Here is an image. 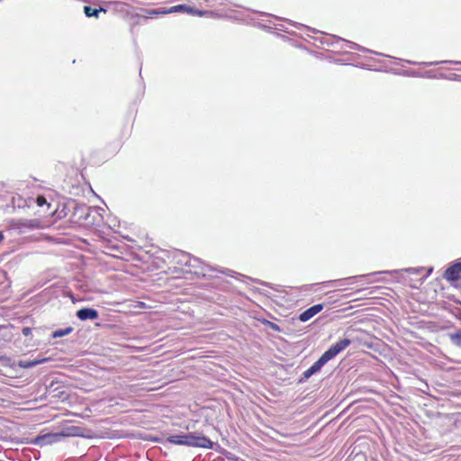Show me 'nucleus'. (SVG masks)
I'll list each match as a JSON object with an SVG mask.
<instances>
[{
	"label": "nucleus",
	"mask_w": 461,
	"mask_h": 461,
	"mask_svg": "<svg viewBox=\"0 0 461 461\" xmlns=\"http://www.w3.org/2000/svg\"><path fill=\"white\" fill-rule=\"evenodd\" d=\"M184 446L211 449L213 443L204 436L196 433L184 434Z\"/></svg>",
	"instance_id": "f257e3e1"
},
{
	"label": "nucleus",
	"mask_w": 461,
	"mask_h": 461,
	"mask_svg": "<svg viewBox=\"0 0 461 461\" xmlns=\"http://www.w3.org/2000/svg\"><path fill=\"white\" fill-rule=\"evenodd\" d=\"M350 344L351 340L349 339H341L335 344L331 345L330 348L323 353V355L330 361L340 352H342L345 348H347Z\"/></svg>",
	"instance_id": "f03ea898"
},
{
	"label": "nucleus",
	"mask_w": 461,
	"mask_h": 461,
	"mask_svg": "<svg viewBox=\"0 0 461 461\" xmlns=\"http://www.w3.org/2000/svg\"><path fill=\"white\" fill-rule=\"evenodd\" d=\"M76 315L81 321L95 320L98 318V312L93 308H82L77 312Z\"/></svg>",
	"instance_id": "7ed1b4c3"
},
{
	"label": "nucleus",
	"mask_w": 461,
	"mask_h": 461,
	"mask_svg": "<svg viewBox=\"0 0 461 461\" xmlns=\"http://www.w3.org/2000/svg\"><path fill=\"white\" fill-rule=\"evenodd\" d=\"M322 309H323L322 304H315V305L310 307L309 309L305 310L304 312H303L299 316V320L303 322L307 321L310 319H312L313 316H315L317 313H319Z\"/></svg>",
	"instance_id": "20e7f679"
},
{
	"label": "nucleus",
	"mask_w": 461,
	"mask_h": 461,
	"mask_svg": "<svg viewBox=\"0 0 461 461\" xmlns=\"http://www.w3.org/2000/svg\"><path fill=\"white\" fill-rule=\"evenodd\" d=\"M461 273V263H456L448 267L445 272V277L451 281H456L459 278Z\"/></svg>",
	"instance_id": "39448f33"
},
{
	"label": "nucleus",
	"mask_w": 461,
	"mask_h": 461,
	"mask_svg": "<svg viewBox=\"0 0 461 461\" xmlns=\"http://www.w3.org/2000/svg\"><path fill=\"white\" fill-rule=\"evenodd\" d=\"M82 429L80 427L77 426H70L68 428H65L60 431V435L59 437H63V438L68 437H77L82 435Z\"/></svg>",
	"instance_id": "423d86ee"
},
{
	"label": "nucleus",
	"mask_w": 461,
	"mask_h": 461,
	"mask_svg": "<svg viewBox=\"0 0 461 461\" xmlns=\"http://www.w3.org/2000/svg\"><path fill=\"white\" fill-rule=\"evenodd\" d=\"M46 360H47L46 358L34 359V360H21L19 362V366L23 367V368H31L39 364L44 363Z\"/></svg>",
	"instance_id": "0eeeda50"
},
{
	"label": "nucleus",
	"mask_w": 461,
	"mask_h": 461,
	"mask_svg": "<svg viewBox=\"0 0 461 461\" xmlns=\"http://www.w3.org/2000/svg\"><path fill=\"white\" fill-rule=\"evenodd\" d=\"M100 12L105 13L106 11L103 8L96 9V8H93L88 5L84 6V13H85L86 16H87V17L97 18Z\"/></svg>",
	"instance_id": "6e6552de"
},
{
	"label": "nucleus",
	"mask_w": 461,
	"mask_h": 461,
	"mask_svg": "<svg viewBox=\"0 0 461 461\" xmlns=\"http://www.w3.org/2000/svg\"><path fill=\"white\" fill-rule=\"evenodd\" d=\"M329 360L322 354L321 357L310 367L311 370L315 374L321 370V368L328 362Z\"/></svg>",
	"instance_id": "1a4fd4ad"
},
{
	"label": "nucleus",
	"mask_w": 461,
	"mask_h": 461,
	"mask_svg": "<svg viewBox=\"0 0 461 461\" xmlns=\"http://www.w3.org/2000/svg\"><path fill=\"white\" fill-rule=\"evenodd\" d=\"M170 12H186L189 14H196V11L194 8L186 5H175L171 8Z\"/></svg>",
	"instance_id": "9d476101"
},
{
	"label": "nucleus",
	"mask_w": 461,
	"mask_h": 461,
	"mask_svg": "<svg viewBox=\"0 0 461 461\" xmlns=\"http://www.w3.org/2000/svg\"><path fill=\"white\" fill-rule=\"evenodd\" d=\"M166 440L168 443L184 446V434L171 435Z\"/></svg>",
	"instance_id": "9b49d317"
},
{
	"label": "nucleus",
	"mask_w": 461,
	"mask_h": 461,
	"mask_svg": "<svg viewBox=\"0 0 461 461\" xmlns=\"http://www.w3.org/2000/svg\"><path fill=\"white\" fill-rule=\"evenodd\" d=\"M60 432L58 433H52V434H47L42 437V439L46 441L47 443H54L61 440L63 437H54V436H59Z\"/></svg>",
	"instance_id": "f8f14e48"
},
{
	"label": "nucleus",
	"mask_w": 461,
	"mask_h": 461,
	"mask_svg": "<svg viewBox=\"0 0 461 461\" xmlns=\"http://www.w3.org/2000/svg\"><path fill=\"white\" fill-rule=\"evenodd\" d=\"M73 331L72 327H68L65 329H59L53 332L52 336L53 338H61L63 336L68 335Z\"/></svg>",
	"instance_id": "ddd939ff"
},
{
	"label": "nucleus",
	"mask_w": 461,
	"mask_h": 461,
	"mask_svg": "<svg viewBox=\"0 0 461 461\" xmlns=\"http://www.w3.org/2000/svg\"><path fill=\"white\" fill-rule=\"evenodd\" d=\"M36 203H37V205H38V206H40V207L43 206L44 204H48V206H49V207H50V203H47L46 198H45L44 196H42V195H39V196H37V198H36Z\"/></svg>",
	"instance_id": "4468645a"
},
{
	"label": "nucleus",
	"mask_w": 461,
	"mask_h": 461,
	"mask_svg": "<svg viewBox=\"0 0 461 461\" xmlns=\"http://www.w3.org/2000/svg\"><path fill=\"white\" fill-rule=\"evenodd\" d=\"M451 339L455 343L461 345V331L452 335Z\"/></svg>",
	"instance_id": "2eb2a0df"
},
{
	"label": "nucleus",
	"mask_w": 461,
	"mask_h": 461,
	"mask_svg": "<svg viewBox=\"0 0 461 461\" xmlns=\"http://www.w3.org/2000/svg\"><path fill=\"white\" fill-rule=\"evenodd\" d=\"M267 323L268 327L270 329H272L273 330L280 331V328H279V326L277 324H276L274 322H271V321H267Z\"/></svg>",
	"instance_id": "dca6fc26"
},
{
	"label": "nucleus",
	"mask_w": 461,
	"mask_h": 461,
	"mask_svg": "<svg viewBox=\"0 0 461 461\" xmlns=\"http://www.w3.org/2000/svg\"><path fill=\"white\" fill-rule=\"evenodd\" d=\"M314 373L311 370V368H308L304 373H303V377L304 378H309L310 376H312Z\"/></svg>",
	"instance_id": "f3484780"
},
{
	"label": "nucleus",
	"mask_w": 461,
	"mask_h": 461,
	"mask_svg": "<svg viewBox=\"0 0 461 461\" xmlns=\"http://www.w3.org/2000/svg\"><path fill=\"white\" fill-rule=\"evenodd\" d=\"M31 331H32V330H31V329H30V328H27V327H26V328H23V334L24 336H28V335H30V334H31Z\"/></svg>",
	"instance_id": "a211bd4d"
},
{
	"label": "nucleus",
	"mask_w": 461,
	"mask_h": 461,
	"mask_svg": "<svg viewBox=\"0 0 461 461\" xmlns=\"http://www.w3.org/2000/svg\"><path fill=\"white\" fill-rule=\"evenodd\" d=\"M381 273H382L381 271H378V272H376L375 274H381Z\"/></svg>",
	"instance_id": "6ab92c4d"
},
{
	"label": "nucleus",
	"mask_w": 461,
	"mask_h": 461,
	"mask_svg": "<svg viewBox=\"0 0 461 461\" xmlns=\"http://www.w3.org/2000/svg\"><path fill=\"white\" fill-rule=\"evenodd\" d=\"M1 358H2V357H0V359H1Z\"/></svg>",
	"instance_id": "aec40b11"
}]
</instances>
